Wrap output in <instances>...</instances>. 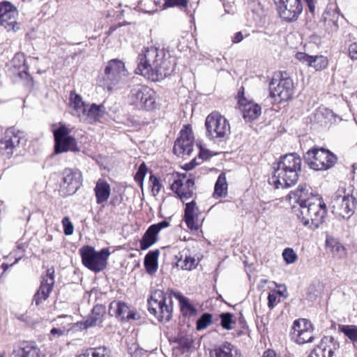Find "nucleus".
I'll return each mask as SVG.
<instances>
[{
  "mask_svg": "<svg viewBox=\"0 0 357 357\" xmlns=\"http://www.w3.org/2000/svg\"><path fill=\"white\" fill-rule=\"evenodd\" d=\"M54 137V153L59 154L67 151H78L75 139L69 134V130L64 125L53 128Z\"/></svg>",
  "mask_w": 357,
  "mask_h": 357,
  "instance_id": "nucleus-13",
  "label": "nucleus"
},
{
  "mask_svg": "<svg viewBox=\"0 0 357 357\" xmlns=\"http://www.w3.org/2000/svg\"><path fill=\"white\" fill-rule=\"evenodd\" d=\"M301 172V157L296 153L286 154L277 162L268 183L275 189L289 188L298 181Z\"/></svg>",
  "mask_w": 357,
  "mask_h": 357,
  "instance_id": "nucleus-3",
  "label": "nucleus"
},
{
  "mask_svg": "<svg viewBox=\"0 0 357 357\" xmlns=\"http://www.w3.org/2000/svg\"><path fill=\"white\" fill-rule=\"evenodd\" d=\"M195 209H197V207L195 201L187 203L185 208L184 220L189 229L197 230L199 225L195 220Z\"/></svg>",
  "mask_w": 357,
  "mask_h": 357,
  "instance_id": "nucleus-30",
  "label": "nucleus"
},
{
  "mask_svg": "<svg viewBox=\"0 0 357 357\" xmlns=\"http://www.w3.org/2000/svg\"><path fill=\"white\" fill-rule=\"evenodd\" d=\"M324 18L328 26L331 24L329 31L334 32L338 29V20L340 18V14L338 12L333 10L332 14H331L330 12H326L325 13Z\"/></svg>",
  "mask_w": 357,
  "mask_h": 357,
  "instance_id": "nucleus-37",
  "label": "nucleus"
},
{
  "mask_svg": "<svg viewBox=\"0 0 357 357\" xmlns=\"http://www.w3.org/2000/svg\"><path fill=\"white\" fill-rule=\"evenodd\" d=\"M196 165H197V163L195 162V159H194L189 164L185 165V166L187 167L186 169H190L193 168Z\"/></svg>",
  "mask_w": 357,
  "mask_h": 357,
  "instance_id": "nucleus-59",
  "label": "nucleus"
},
{
  "mask_svg": "<svg viewBox=\"0 0 357 357\" xmlns=\"http://www.w3.org/2000/svg\"><path fill=\"white\" fill-rule=\"evenodd\" d=\"M128 76L125 63L117 59L109 61L104 73L98 78V84L107 91H112L118 84L122 83Z\"/></svg>",
  "mask_w": 357,
  "mask_h": 357,
  "instance_id": "nucleus-4",
  "label": "nucleus"
},
{
  "mask_svg": "<svg viewBox=\"0 0 357 357\" xmlns=\"http://www.w3.org/2000/svg\"><path fill=\"white\" fill-rule=\"evenodd\" d=\"M205 126L206 136L211 140L222 142L231 133L230 124L228 120L217 112H213L207 116Z\"/></svg>",
  "mask_w": 357,
  "mask_h": 357,
  "instance_id": "nucleus-6",
  "label": "nucleus"
},
{
  "mask_svg": "<svg viewBox=\"0 0 357 357\" xmlns=\"http://www.w3.org/2000/svg\"><path fill=\"white\" fill-rule=\"evenodd\" d=\"M147 167L144 162L142 163L135 176V180L142 186L143 181L147 172Z\"/></svg>",
  "mask_w": 357,
  "mask_h": 357,
  "instance_id": "nucleus-46",
  "label": "nucleus"
},
{
  "mask_svg": "<svg viewBox=\"0 0 357 357\" xmlns=\"http://www.w3.org/2000/svg\"><path fill=\"white\" fill-rule=\"evenodd\" d=\"M212 324V314L204 313L197 321V330L202 331Z\"/></svg>",
  "mask_w": 357,
  "mask_h": 357,
  "instance_id": "nucleus-42",
  "label": "nucleus"
},
{
  "mask_svg": "<svg viewBox=\"0 0 357 357\" xmlns=\"http://www.w3.org/2000/svg\"><path fill=\"white\" fill-rule=\"evenodd\" d=\"M149 185L151 188L152 195L154 197L160 193L162 187L160 179L153 174L149 177Z\"/></svg>",
  "mask_w": 357,
  "mask_h": 357,
  "instance_id": "nucleus-41",
  "label": "nucleus"
},
{
  "mask_svg": "<svg viewBox=\"0 0 357 357\" xmlns=\"http://www.w3.org/2000/svg\"><path fill=\"white\" fill-rule=\"evenodd\" d=\"M217 61H220V59L218 58V59H217Z\"/></svg>",
  "mask_w": 357,
  "mask_h": 357,
  "instance_id": "nucleus-63",
  "label": "nucleus"
},
{
  "mask_svg": "<svg viewBox=\"0 0 357 357\" xmlns=\"http://www.w3.org/2000/svg\"><path fill=\"white\" fill-rule=\"evenodd\" d=\"M178 298L181 304V309L185 316H195L197 314V309L192 306L188 298L183 296H178Z\"/></svg>",
  "mask_w": 357,
  "mask_h": 357,
  "instance_id": "nucleus-36",
  "label": "nucleus"
},
{
  "mask_svg": "<svg viewBox=\"0 0 357 357\" xmlns=\"http://www.w3.org/2000/svg\"><path fill=\"white\" fill-rule=\"evenodd\" d=\"M269 91L270 96L276 102H282L290 100L294 91L292 79L283 75L279 81L272 79L269 84Z\"/></svg>",
  "mask_w": 357,
  "mask_h": 357,
  "instance_id": "nucleus-10",
  "label": "nucleus"
},
{
  "mask_svg": "<svg viewBox=\"0 0 357 357\" xmlns=\"http://www.w3.org/2000/svg\"><path fill=\"white\" fill-rule=\"evenodd\" d=\"M43 301H45V276L41 275L40 285L33 296L32 304L39 306Z\"/></svg>",
  "mask_w": 357,
  "mask_h": 357,
  "instance_id": "nucleus-40",
  "label": "nucleus"
},
{
  "mask_svg": "<svg viewBox=\"0 0 357 357\" xmlns=\"http://www.w3.org/2000/svg\"><path fill=\"white\" fill-rule=\"evenodd\" d=\"M183 255H181L176 263L178 267L186 271H191L197 267L198 261L194 257L187 255H185L184 259H183Z\"/></svg>",
  "mask_w": 357,
  "mask_h": 357,
  "instance_id": "nucleus-35",
  "label": "nucleus"
},
{
  "mask_svg": "<svg viewBox=\"0 0 357 357\" xmlns=\"http://www.w3.org/2000/svg\"><path fill=\"white\" fill-rule=\"evenodd\" d=\"M287 199L293 206L294 213L299 221L311 229H317L324 221L327 214V207L319 195H314L311 188L307 185H300L298 188L291 191Z\"/></svg>",
  "mask_w": 357,
  "mask_h": 357,
  "instance_id": "nucleus-1",
  "label": "nucleus"
},
{
  "mask_svg": "<svg viewBox=\"0 0 357 357\" xmlns=\"http://www.w3.org/2000/svg\"><path fill=\"white\" fill-rule=\"evenodd\" d=\"M54 284V271H51V269H48L46 271V287L47 288L46 298L48 297L49 292L52 290V287Z\"/></svg>",
  "mask_w": 357,
  "mask_h": 357,
  "instance_id": "nucleus-47",
  "label": "nucleus"
},
{
  "mask_svg": "<svg viewBox=\"0 0 357 357\" xmlns=\"http://www.w3.org/2000/svg\"><path fill=\"white\" fill-rule=\"evenodd\" d=\"M246 330H247V326H245V324H243V329L236 331V336L237 337H241V336H242L243 335L247 334Z\"/></svg>",
  "mask_w": 357,
  "mask_h": 357,
  "instance_id": "nucleus-56",
  "label": "nucleus"
},
{
  "mask_svg": "<svg viewBox=\"0 0 357 357\" xmlns=\"http://www.w3.org/2000/svg\"><path fill=\"white\" fill-rule=\"evenodd\" d=\"M105 114V107L102 105L92 104L86 107V112L82 114L84 120L89 123L99 121Z\"/></svg>",
  "mask_w": 357,
  "mask_h": 357,
  "instance_id": "nucleus-27",
  "label": "nucleus"
},
{
  "mask_svg": "<svg viewBox=\"0 0 357 357\" xmlns=\"http://www.w3.org/2000/svg\"><path fill=\"white\" fill-rule=\"evenodd\" d=\"M40 349L34 342H24L12 353L13 357H40Z\"/></svg>",
  "mask_w": 357,
  "mask_h": 357,
  "instance_id": "nucleus-23",
  "label": "nucleus"
},
{
  "mask_svg": "<svg viewBox=\"0 0 357 357\" xmlns=\"http://www.w3.org/2000/svg\"><path fill=\"white\" fill-rule=\"evenodd\" d=\"M25 133L20 130L9 129L4 137L0 140V149L2 154L10 158L22 146L24 145L26 139Z\"/></svg>",
  "mask_w": 357,
  "mask_h": 357,
  "instance_id": "nucleus-12",
  "label": "nucleus"
},
{
  "mask_svg": "<svg viewBox=\"0 0 357 357\" xmlns=\"http://www.w3.org/2000/svg\"><path fill=\"white\" fill-rule=\"evenodd\" d=\"M70 107L73 109V114L77 116H81L82 114H85L86 112V107L84 102L82 100L81 97L79 95H75L74 98L71 96L70 97Z\"/></svg>",
  "mask_w": 357,
  "mask_h": 357,
  "instance_id": "nucleus-33",
  "label": "nucleus"
},
{
  "mask_svg": "<svg viewBox=\"0 0 357 357\" xmlns=\"http://www.w3.org/2000/svg\"><path fill=\"white\" fill-rule=\"evenodd\" d=\"M312 56L308 55L304 52H297L296 54V58L301 61L303 63H306L307 65H310L311 62Z\"/></svg>",
  "mask_w": 357,
  "mask_h": 357,
  "instance_id": "nucleus-50",
  "label": "nucleus"
},
{
  "mask_svg": "<svg viewBox=\"0 0 357 357\" xmlns=\"http://www.w3.org/2000/svg\"><path fill=\"white\" fill-rule=\"evenodd\" d=\"M63 332H64V330L63 329H61V328H53L51 331H50V340H52L53 337H60L61 335H62L63 334Z\"/></svg>",
  "mask_w": 357,
  "mask_h": 357,
  "instance_id": "nucleus-53",
  "label": "nucleus"
},
{
  "mask_svg": "<svg viewBox=\"0 0 357 357\" xmlns=\"http://www.w3.org/2000/svg\"><path fill=\"white\" fill-rule=\"evenodd\" d=\"M17 10L10 1L0 2V24L7 31H16L20 29L19 24L15 20Z\"/></svg>",
  "mask_w": 357,
  "mask_h": 357,
  "instance_id": "nucleus-17",
  "label": "nucleus"
},
{
  "mask_svg": "<svg viewBox=\"0 0 357 357\" xmlns=\"http://www.w3.org/2000/svg\"><path fill=\"white\" fill-rule=\"evenodd\" d=\"M131 105L139 109L152 110L156 108L155 93L149 86H135L128 96Z\"/></svg>",
  "mask_w": 357,
  "mask_h": 357,
  "instance_id": "nucleus-9",
  "label": "nucleus"
},
{
  "mask_svg": "<svg viewBox=\"0 0 357 357\" xmlns=\"http://www.w3.org/2000/svg\"><path fill=\"white\" fill-rule=\"evenodd\" d=\"M199 156L200 158H202V159H204V158H206V155H205V153L203 151L200 150V152H199Z\"/></svg>",
  "mask_w": 357,
  "mask_h": 357,
  "instance_id": "nucleus-60",
  "label": "nucleus"
},
{
  "mask_svg": "<svg viewBox=\"0 0 357 357\" xmlns=\"http://www.w3.org/2000/svg\"><path fill=\"white\" fill-rule=\"evenodd\" d=\"M136 73L153 82L163 79L174 71V64L164 50L155 46L144 47L139 55Z\"/></svg>",
  "mask_w": 357,
  "mask_h": 357,
  "instance_id": "nucleus-2",
  "label": "nucleus"
},
{
  "mask_svg": "<svg viewBox=\"0 0 357 357\" xmlns=\"http://www.w3.org/2000/svg\"><path fill=\"white\" fill-rule=\"evenodd\" d=\"M105 314V308L102 305H96L94 306L91 313L84 322L85 328L93 327L100 324Z\"/></svg>",
  "mask_w": 357,
  "mask_h": 357,
  "instance_id": "nucleus-28",
  "label": "nucleus"
},
{
  "mask_svg": "<svg viewBox=\"0 0 357 357\" xmlns=\"http://www.w3.org/2000/svg\"><path fill=\"white\" fill-rule=\"evenodd\" d=\"M277 294H269L268 296V307L273 309L277 303Z\"/></svg>",
  "mask_w": 357,
  "mask_h": 357,
  "instance_id": "nucleus-52",
  "label": "nucleus"
},
{
  "mask_svg": "<svg viewBox=\"0 0 357 357\" xmlns=\"http://www.w3.org/2000/svg\"><path fill=\"white\" fill-rule=\"evenodd\" d=\"M97 204H102L107 201L111 194V188L109 184L102 180L99 179L94 188Z\"/></svg>",
  "mask_w": 357,
  "mask_h": 357,
  "instance_id": "nucleus-26",
  "label": "nucleus"
},
{
  "mask_svg": "<svg viewBox=\"0 0 357 357\" xmlns=\"http://www.w3.org/2000/svg\"><path fill=\"white\" fill-rule=\"evenodd\" d=\"M305 1L307 3V7H308L309 11L312 14H314V11H315L314 0H306Z\"/></svg>",
  "mask_w": 357,
  "mask_h": 357,
  "instance_id": "nucleus-55",
  "label": "nucleus"
},
{
  "mask_svg": "<svg viewBox=\"0 0 357 357\" xmlns=\"http://www.w3.org/2000/svg\"><path fill=\"white\" fill-rule=\"evenodd\" d=\"M109 313L121 321L135 319V313L132 312L124 302L121 301H112L109 305Z\"/></svg>",
  "mask_w": 357,
  "mask_h": 357,
  "instance_id": "nucleus-22",
  "label": "nucleus"
},
{
  "mask_svg": "<svg viewBox=\"0 0 357 357\" xmlns=\"http://www.w3.org/2000/svg\"><path fill=\"white\" fill-rule=\"evenodd\" d=\"M245 100H239L241 109L245 120L250 121L257 119L261 113L260 105L253 102L245 103Z\"/></svg>",
  "mask_w": 357,
  "mask_h": 357,
  "instance_id": "nucleus-24",
  "label": "nucleus"
},
{
  "mask_svg": "<svg viewBox=\"0 0 357 357\" xmlns=\"http://www.w3.org/2000/svg\"><path fill=\"white\" fill-rule=\"evenodd\" d=\"M20 258L21 257L16 258L15 262L13 264H11L10 265L6 263H3L1 266V268L3 270V271H6L10 266H12L13 264H16L20 259Z\"/></svg>",
  "mask_w": 357,
  "mask_h": 357,
  "instance_id": "nucleus-58",
  "label": "nucleus"
},
{
  "mask_svg": "<svg viewBox=\"0 0 357 357\" xmlns=\"http://www.w3.org/2000/svg\"><path fill=\"white\" fill-rule=\"evenodd\" d=\"M64 234L67 236L71 235L74 231L73 223L68 217H65L62 220Z\"/></svg>",
  "mask_w": 357,
  "mask_h": 357,
  "instance_id": "nucleus-48",
  "label": "nucleus"
},
{
  "mask_svg": "<svg viewBox=\"0 0 357 357\" xmlns=\"http://www.w3.org/2000/svg\"><path fill=\"white\" fill-rule=\"evenodd\" d=\"M35 190H36V191H38V192H40V188H38V185L37 183L36 184Z\"/></svg>",
  "mask_w": 357,
  "mask_h": 357,
  "instance_id": "nucleus-61",
  "label": "nucleus"
},
{
  "mask_svg": "<svg viewBox=\"0 0 357 357\" xmlns=\"http://www.w3.org/2000/svg\"><path fill=\"white\" fill-rule=\"evenodd\" d=\"M280 17L287 22L298 20L303 11L301 0H273Z\"/></svg>",
  "mask_w": 357,
  "mask_h": 357,
  "instance_id": "nucleus-15",
  "label": "nucleus"
},
{
  "mask_svg": "<svg viewBox=\"0 0 357 357\" xmlns=\"http://www.w3.org/2000/svg\"><path fill=\"white\" fill-rule=\"evenodd\" d=\"M339 329L353 342L357 343V326L354 325H341Z\"/></svg>",
  "mask_w": 357,
  "mask_h": 357,
  "instance_id": "nucleus-38",
  "label": "nucleus"
},
{
  "mask_svg": "<svg viewBox=\"0 0 357 357\" xmlns=\"http://www.w3.org/2000/svg\"><path fill=\"white\" fill-rule=\"evenodd\" d=\"M331 207L333 213L348 219L354 213V198L352 196L336 194L331 200Z\"/></svg>",
  "mask_w": 357,
  "mask_h": 357,
  "instance_id": "nucleus-16",
  "label": "nucleus"
},
{
  "mask_svg": "<svg viewBox=\"0 0 357 357\" xmlns=\"http://www.w3.org/2000/svg\"><path fill=\"white\" fill-rule=\"evenodd\" d=\"M169 225L170 224L168 221L163 220L157 224L151 225L139 241L140 248L145 250L155 244L158 241L157 236L159 232L162 229L168 227Z\"/></svg>",
  "mask_w": 357,
  "mask_h": 357,
  "instance_id": "nucleus-21",
  "label": "nucleus"
},
{
  "mask_svg": "<svg viewBox=\"0 0 357 357\" xmlns=\"http://www.w3.org/2000/svg\"><path fill=\"white\" fill-rule=\"evenodd\" d=\"M227 194V183L226 175L225 173H221L215 184L213 197L219 198L226 196Z\"/></svg>",
  "mask_w": 357,
  "mask_h": 357,
  "instance_id": "nucleus-32",
  "label": "nucleus"
},
{
  "mask_svg": "<svg viewBox=\"0 0 357 357\" xmlns=\"http://www.w3.org/2000/svg\"><path fill=\"white\" fill-rule=\"evenodd\" d=\"M180 134V137L175 142L174 152L178 156L190 155L194 146L192 131L188 126H185V128L181 130Z\"/></svg>",
  "mask_w": 357,
  "mask_h": 357,
  "instance_id": "nucleus-18",
  "label": "nucleus"
},
{
  "mask_svg": "<svg viewBox=\"0 0 357 357\" xmlns=\"http://www.w3.org/2000/svg\"><path fill=\"white\" fill-rule=\"evenodd\" d=\"M312 333L313 328L308 320L302 319L294 322L293 335L296 343L303 344L312 342L314 340Z\"/></svg>",
  "mask_w": 357,
  "mask_h": 357,
  "instance_id": "nucleus-19",
  "label": "nucleus"
},
{
  "mask_svg": "<svg viewBox=\"0 0 357 357\" xmlns=\"http://www.w3.org/2000/svg\"><path fill=\"white\" fill-rule=\"evenodd\" d=\"M213 352L214 357H243L236 347L227 342L217 346Z\"/></svg>",
  "mask_w": 357,
  "mask_h": 357,
  "instance_id": "nucleus-25",
  "label": "nucleus"
},
{
  "mask_svg": "<svg viewBox=\"0 0 357 357\" xmlns=\"http://www.w3.org/2000/svg\"><path fill=\"white\" fill-rule=\"evenodd\" d=\"M82 174L77 169L66 168L62 172L59 193L63 197L75 194L82 184Z\"/></svg>",
  "mask_w": 357,
  "mask_h": 357,
  "instance_id": "nucleus-11",
  "label": "nucleus"
},
{
  "mask_svg": "<svg viewBox=\"0 0 357 357\" xmlns=\"http://www.w3.org/2000/svg\"><path fill=\"white\" fill-rule=\"evenodd\" d=\"M349 56L352 60H357V42L351 43L349 46Z\"/></svg>",
  "mask_w": 357,
  "mask_h": 357,
  "instance_id": "nucleus-51",
  "label": "nucleus"
},
{
  "mask_svg": "<svg viewBox=\"0 0 357 357\" xmlns=\"http://www.w3.org/2000/svg\"><path fill=\"white\" fill-rule=\"evenodd\" d=\"M328 66V59L324 56H312L309 66L314 68L316 70L324 69Z\"/></svg>",
  "mask_w": 357,
  "mask_h": 357,
  "instance_id": "nucleus-39",
  "label": "nucleus"
},
{
  "mask_svg": "<svg viewBox=\"0 0 357 357\" xmlns=\"http://www.w3.org/2000/svg\"><path fill=\"white\" fill-rule=\"evenodd\" d=\"M77 357H111L110 351L105 347L90 348Z\"/></svg>",
  "mask_w": 357,
  "mask_h": 357,
  "instance_id": "nucleus-34",
  "label": "nucleus"
},
{
  "mask_svg": "<svg viewBox=\"0 0 357 357\" xmlns=\"http://www.w3.org/2000/svg\"><path fill=\"white\" fill-rule=\"evenodd\" d=\"M262 357H277V355L273 350L268 349L264 353Z\"/></svg>",
  "mask_w": 357,
  "mask_h": 357,
  "instance_id": "nucleus-57",
  "label": "nucleus"
},
{
  "mask_svg": "<svg viewBox=\"0 0 357 357\" xmlns=\"http://www.w3.org/2000/svg\"><path fill=\"white\" fill-rule=\"evenodd\" d=\"M0 357H5L4 354H1L0 353Z\"/></svg>",
  "mask_w": 357,
  "mask_h": 357,
  "instance_id": "nucleus-62",
  "label": "nucleus"
},
{
  "mask_svg": "<svg viewBox=\"0 0 357 357\" xmlns=\"http://www.w3.org/2000/svg\"><path fill=\"white\" fill-rule=\"evenodd\" d=\"M243 39V34L241 32H237L234 34L233 38H232V42L234 43H240L241 41H242Z\"/></svg>",
  "mask_w": 357,
  "mask_h": 357,
  "instance_id": "nucleus-54",
  "label": "nucleus"
},
{
  "mask_svg": "<svg viewBox=\"0 0 357 357\" xmlns=\"http://www.w3.org/2000/svg\"><path fill=\"white\" fill-rule=\"evenodd\" d=\"M149 311L160 321H169L173 311L170 295L160 289L155 291L149 300Z\"/></svg>",
  "mask_w": 357,
  "mask_h": 357,
  "instance_id": "nucleus-5",
  "label": "nucleus"
},
{
  "mask_svg": "<svg viewBox=\"0 0 357 357\" xmlns=\"http://www.w3.org/2000/svg\"><path fill=\"white\" fill-rule=\"evenodd\" d=\"M305 160L311 169L321 171L334 166L337 158L328 150L323 148H312L306 153Z\"/></svg>",
  "mask_w": 357,
  "mask_h": 357,
  "instance_id": "nucleus-8",
  "label": "nucleus"
},
{
  "mask_svg": "<svg viewBox=\"0 0 357 357\" xmlns=\"http://www.w3.org/2000/svg\"><path fill=\"white\" fill-rule=\"evenodd\" d=\"M160 252L158 250L150 251L144 258V266L147 273L154 274L158 270V259Z\"/></svg>",
  "mask_w": 357,
  "mask_h": 357,
  "instance_id": "nucleus-31",
  "label": "nucleus"
},
{
  "mask_svg": "<svg viewBox=\"0 0 357 357\" xmlns=\"http://www.w3.org/2000/svg\"><path fill=\"white\" fill-rule=\"evenodd\" d=\"M233 314L230 312H225L220 314V325L225 330H231L232 328L231 324L234 323Z\"/></svg>",
  "mask_w": 357,
  "mask_h": 357,
  "instance_id": "nucleus-44",
  "label": "nucleus"
},
{
  "mask_svg": "<svg viewBox=\"0 0 357 357\" xmlns=\"http://www.w3.org/2000/svg\"><path fill=\"white\" fill-rule=\"evenodd\" d=\"M282 257L287 264H292L297 259V255L291 248H285L282 252Z\"/></svg>",
  "mask_w": 357,
  "mask_h": 357,
  "instance_id": "nucleus-45",
  "label": "nucleus"
},
{
  "mask_svg": "<svg viewBox=\"0 0 357 357\" xmlns=\"http://www.w3.org/2000/svg\"><path fill=\"white\" fill-rule=\"evenodd\" d=\"M195 176L192 174H190L188 176L186 174H178L171 185L172 191L178 195L183 202L193 196L195 190Z\"/></svg>",
  "mask_w": 357,
  "mask_h": 357,
  "instance_id": "nucleus-14",
  "label": "nucleus"
},
{
  "mask_svg": "<svg viewBox=\"0 0 357 357\" xmlns=\"http://www.w3.org/2000/svg\"><path fill=\"white\" fill-rule=\"evenodd\" d=\"M339 344L332 337H324L309 354V357H333Z\"/></svg>",
  "mask_w": 357,
  "mask_h": 357,
  "instance_id": "nucleus-20",
  "label": "nucleus"
},
{
  "mask_svg": "<svg viewBox=\"0 0 357 357\" xmlns=\"http://www.w3.org/2000/svg\"><path fill=\"white\" fill-rule=\"evenodd\" d=\"M188 0H165L164 6L165 7H186L188 6Z\"/></svg>",
  "mask_w": 357,
  "mask_h": 357,
  "instance_id": "nucleus-49",
  "label": "nucleus"
},
{
  "mask_svg": "<svg viewBox=\"0 0 357 357\" xmlns=\"http://www.w3.org/2000/svg\"><path fill=\"white\" fill-rule=\"evenodd\" d=\"M327 250L336 258L342 259L347 255L345 248L336 239L327 237L326 240Z\"/></svg>",
  "mask_w": 357,
  "mask_h": 357,
  "instance_id": "nucleus-29",
  "label": "nucleus"
},
{
  "mask_svg": "<svg viewBox=\"0 0 357 357\" xmlns=\"http://www.w3.org/2000/svg\"><path fill=\"white\" fill-rule=\"evenodd\" d=\"M79 254L85 267L91 271L99 273L106 268L110 252L107 248L97 252L93 247L86 245L79 249Z\"/></svg>",
  "mask_w": 357,
  "mask_h": 357,
  "instance_id": "nucleus-7",
  "label": "nucleus"
},
{
  "mask_svg": "<svg viewBox=\"0 0 357 357\" xmlns=\"http://www.w3.org/2000/svg\"><path fill=\"white\" fill-rule=\"evenodd\" d=\"M13 66L15 68H17L18 69H20L21 67H22V70L21 72L19 73L20 75L22 73H25L26 70L28 69L27 67L25 66V59L23 54L21 53H17L13 60H12Z\"/></svg>",
  "mask_w": 357,
  "mask_h": 357,
  "instance_id": "nucleus-43",
  "label": "nucleus"
}]
</instances>
